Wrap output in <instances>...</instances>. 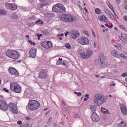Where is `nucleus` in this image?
Instances as JSON below:
<instances>
[{
    "instance_id": "dca6fc26",
    "label": "nucleus",
    "mask_w": 127,
    "mask_h": 127,
    "mask_svg": "<svg viewBox=\"0 0 127 127\" xmlns=\"http://www.w3.org/2000/svg\"><path fill=\"white\" fill-rule=\"evenodd\" d=\"M120 110L121 111V113L123 115H127V106L125 104H121Z\"/></svg>"
},
{
    "instance_id": "7c9ffc66",
    "label": "nucleus",
    "mask_w": 127,
    "mask_h": 127,
    "mask_svg": "<svg viewBox=\"0 0 127 127\" xmlns=\"http://www.w3.org/2000/svg\"><path fill=\"white\" fill-rule=\"evenodd\" d=\"M62 36H64V33L57 35V37H59L60 40H62V39H63V38H62Z\"/></svg>"
},
{
    "instance_id": "c9c22d12",
    "label": "nucleus",
    "mask_w": 127,
    "mask_h": 127,
    "mask_svg": "<svg viewBox=\"0 0 127 127\" xmlns=\"http://www.w3.org/2000/svg\"><path fill=\"white\" fill-rule=\"evenodd\" d=\"M29 43H30L31 45H34V46H35V43H33L32 41L31 40H28Z\"/></svg>"
},
{
    "instance_id": "4be33fe9",
    "label": "nucleus",
    "mask_w": 127,
    "mask_h": 127,
    "mask_svg": "<svg viewBox=\"0 0 127 127\" xmlns=\"http://www.w3.org/2000/svg\"><path fill=\"white\" fill-rule=\"evenodd\" d=\"M99 19H100V21H104V22H106V21H107V20H108V18L105 15H102L99 18Z\"/></svg>"
},
{
    "instance_id": "09e8293b",
    "label": "nucleus",
    "mask_w": 127,
    "mask_h": 127,
    "mask_svg": "<svg viewBox=\"0 0 127 127\" xmlns=\"http://www.w3.org/2000/svg\"><path fill=\"white\" fill-rule=\"evenodd\" d=\"M26 121H30V120H31V118L29 117H28L26 118Z\"/></svg>"
},
{
    "instance_id": "49530a36",
    "label": "nucleus",
    "mask_w": 127,
    "mask_h": 127,
    "mask_svg": "<svg viewBox=\"0 0 127 127\" xmlns=\"http://www.w3.org/2000/svg\"><path fill=\"white\" fill-rule=\"evenodd\" d=\"M77 96H78V97H81V96H82V93L78 92L77 93Z\"/></svg>"
},
{
    "instance_id": "5fc2aeb1",
    "label": "nucleus",
    "mask_w": 127,
    "mask_h": 127,
    "mask_svg": "<svg viewBox=\"0 0 127 127\" xmlns=\"http://www.w3.org/2000/svg\"><path fill=\"white\" fill-rule=\"evenodd\" d=\"M67 34H69V32L67 31L66 33L64 34V35L65 37H67Z\"/></svg>"
},
{
    "instance_id": "39448f33",
    "label": "nucleus",
    "mask_w": 127,
    "mask_h": 127,
    "mask_svg": "<svg viewBox=\"0 0 127 127\" xmlns=\"http://www.w3.org/2000/svg\"><path fill=\"white\" fill-rule=\"evenodd\" d=\"M28 108L30 111H36L40 108V103L35 100H31L28 104Z\"/></svg>"
},
{
    "instance_id": "69168bd1",
    "label": "nucleus",
    "mask_w": 127,
    "mask_h": 127,
    "mask_svg": "<svg viewBox=\"0 0 127 127\" xmlns=\"http://www.w3.org/2000/svg\"><path fill=\"white\" fill-rule=\"evenodd\" d=\"M115 30H118V28L117 27H115L114 28Z\"/></svg>"
},
{
    "instance_id": "bf43d9fd",
    "label": "nucleus",
    "mask_w": 127,
    "mask_h": 127,
    "mask_svg": "<svg viewBox=\"0 0 127 127\" xmlns=\"http://www.w3.org/2000/svg\"><path fill=\"white\" fill-rule=\"evenodd\" d=\"M84 10H85V12L88 13V9H87V8L84 7Z\"/></svg>"
},
{
    "instance_id": "423d86ee",
    "label": "nucleus",
    "mask_w": 127,
    "mask_h": 127,
    "mask_svg": "<svg viewBox=\"0 0 127 127\" xmlns=\"http://www.w3.org/2000/svg\"><path fill=\"white\" fill-rule=\"evenodd\" d=\"M10 89L12 92L20 94L21 93L22 87L18 83L13 82L10 84Z\"/></svg>"
},
{
    "instance_id": "a18cd8bd",
    "label": "nucleus",
    "mask_w": 127,
    "mask_h": 127,
    "mask_svg": "<svg viewBox=\"0 0 127 127\" xmlns=\"http://www.w3.org/2000/svg\"><path fill=\"white\" fill-rule=\"evenodd\" d=\"M112 84H110L111 87H112V86H113V87H115V86H116V83H114V81L112 82Z\"/></svg>"
},
{
    "instance_id": "f3484780",
    "label": "nucleus",
    "mask_w": 127,
    "mask_h": 127,
    "mask_svg": "<svg viewBox=\"0 0 127 127\" xmlns=\"http://www.w3.org/2000/svg\"><path fill=\"white\" fill-rule=\"evenodd\" d=\"M80 36V33L78 31H73L71 34V37L72 39H76Z\"/></svg>"
},
{
    "instance_id": "4468645a",
    "label": "nucleus",
    "mask_w": 127,
    "mask_h": 127,
    "mask_svg": "<svg viewBox=\"0 0 127 127\" xmlns=\"http://www.w3.org/2000/svg\"><path fill=\"white\" fill-rule=\"evenodd\" d=\"M37 49L36 48H31L29 51V56L31 58H35L36 57V52Z\"/></svg>"
},
{
    "instance_id": "052dcab7",
    "label": "nucleus",
    "mask_w": 127,
    "mask_h": 127,
    "mask_svg": "<svg viewBox=\"0 0 127 127\" xmlns=\"http://www.w3.org/2000/svg\"><path fill=\"white\" fill-rule=\"evenodd\" d=\"M61 65H63V66H66V64L65 63H62Z\"/></svg>"
},
{
    "instance_id": "f8f14e48",
    "label": "nucleus",
    "mask_w": 127,
    "mask_h": 127,
    "mask_svg": "<svg viewBox=\"0 0 127 127\" xmlns=\"http://www.w3.org/2000/svg\"><path fill=\"white\" fill-rule=\"evenodd\" d=\"M0 109L4 112L6 111V110L8 109V106L6 104V102L4 101V100H0Z\"/></svg>"
},
{
    "instance_id": "864d4df0",
    "label": "nucleus",
    "mask_w": 127,
    "mask_h": 127,
    "mask_svg": "<svg viewBox=\"0 0 127 127\" xmlns=\"http://www.w3.org/2000/svg\"><path fill=\"white\" fill-rule=\"evenodd\" d=\"M85 98H87V99H89V94H86L85 95Z\"/></svg>"
},
{
    "instance_id": "bb28decb",
    "label": "nucleus",
    "mask_w": 127,
    "mask_h": 127,
    "mask_svg": "<svg viewBox=\"0 0 127 127\" xmlns=\"http://www.w3.org/2000/svg\"><path fill=\"white\" fill-rule=\"evenodd\" d=\"M17 8V6L14 4H12V6L11 7L10 10H15Z\"/></svg>"
},
{
    "instance_id": "0e129e2a",
    "label": "nucleus",
    "mask_w": 127,
    "mask_h": 127,
    "mask_svg": "<svg viewBox=\"0 0 127 127\" xmlns=\"http://www.w3.org/2000/svg\"><path fill=\"white\" fill-rule=\"evenodd\" d=\"M84 101L86 102V101H88V98H84Z\"/></svg>"
},
{
    "instance_id": "a878e982",
    "label": "nucleus",
    "mask_w": 127,
    "mask_h": 127,
    "mask_svg": "<svg viewBox=\"0 0 127 127\" xmlns=\"http://www.w3.org/2000/svg\"><path fill=\"white\" fill-rule=\"evenodd\" d=\"M119 56H120V57H121L123 59H125V60H127V56H125V54H121Z\"/></svg>"
},
{
    "instance_id": "20e7f679",
    "label": "nucleus",
    "mask_w": 127,
    "mask_h": 127,
    "mask_svg": "<svg viewBox=\"0 0 127 127\" xmlns=\"http://www.w3.org/2000/svg\"><path fill=\"white\" fill-rule=\"evenodd\" d=\"M60 18L61 20L64 22H74L76 20V17L71 14H62Z\"/></svg>"
},
{
    "instance_id": "412c9836",
    "label": "nucleus",
    "mask_w": 127,
    "mask_h": 127,
    "mask_svg": "<svg viewBox=\"0 0 127 127\" xmlns=\"http://www.w3.org/2000/svg\"><path fill=\"white\" fill-rule=\"evenodd\" d=\"M41 2H43V4H41L40 7H43L44 5H46L48 4V2H47V0H39Z\"/></svg>"
},
{
    "instance_id": "473e14b6",
    "label": "nucleus",
    "mask_w": 127,
    "mask_h": 127,
    "mask_svg": "<svg viewBox=\"0 0 127 127\" xmlns=\"http://www.w3.org/2000/svg\"><path fill=\"white\" fill-rule=\"evenodd\" d=\"M65 47L66 48H67V49H71V48H72V47H71V45L68 43H66L65 44Z\"/></svg>"
},
{
    "instance_id": "4d7b16f0",
    "label": "nucleus",
    "mask_w": 127,
    "mask_h": 127,
    "mask_svg": "<svg viewBox=\"0 0 127 127\" xmlns=\"http://www.w3.org/2000/svg\"><path fill=\"white\" fill-rule=\"evenodd\" d=\"M57 65H60L62 64V63H60V62H57Z\"/></svg>"
},
{
    "instance_id": "393cba45",
    "label": "nucleus",
    "mask_w": 127,
    "mask_h": 127,
    "mask_svg": "<svg viewBox=\"0 0 127 127\" xmlns=\"http://www.w3.org/2000/svg\"><path fill=\"white\" fill-rule=\"evenodd\" d=\"M95 12L96 13V14H101L102 13V11L101 10V9L97 8L95 10Z\"/></svg>"
},
{
    "instance_id": "a19ab883",
    "label": "nucleus",
    "mask_w": 127,
    "mask_h": 127,
    "mask_svg": "<svg viewBox=\"0 0 127 127\" xmlns=\"http://www.w3.org/2000/svg\"><path fill=\"white\" fill-rule=\"evenodd\" d=\"M123 19L125 21H127V15L124 16L123 17Z\"/></svg>"
},
{
    "instance_id": "13d9d810",
    "label": "nucleus",
    "mask_w": 127,
    "mask_h": 127,
    "mask_svg": "<svg viewBox=\"0 0 127 127\" xmlns=\"http://www.w3.org/2000/svg\"><path fill=\"white\" fill-rule=\"evenodd\" d=\"M109 28H113V24L108 26Z\"/></svg>"
},
{
    "instance_id": "680f3d73",
    "label": "nucleus",
    "mask_w": 127,
    "mask_h": 127,
    "mask_svg": "<svg viewBox=\"0 0 127 127\" xmlns=\"http://www.w3.org/2000/svg\"><path fill=\"white\" fill-rule=\"evenodd\" d=\"M106 109H104L103 108H101V111L102 112H104V111H105Z\"/></svg>"
},
{
    "instance_id": "cd10ccee",
    "label": "nucleus",
    "mask_w": 127,
    "mask_h": 127,
    "mask_svg": "<svg viewBox=\"0 0 127 127\" xmlns=\"http://www.w3.org/2000/svg\"><path fill=\"white\" fill-rule=\"evenodd\" d=\"M90 110L92 111V112H96V106L94 105H91L90 106Z\"/></svg>"
},
{
    "instance_id": "338daca9",
    "label": "nucleus",
    "mask_w": 127,
    "mask_h": 127,
    "mask_svg": "<svg viewBox=\"0 0 127 127\" xmlns=\"http://www.w3.org/2000/svg\"><path fill=\"white\" fill-rule=\"evenodd\" d=\"M19 127H24V125H22L20 126Z\"/></svg>"
},
{
    "instance_id": "e433bc0d",
    "label": "nucleus",
    "mask_w": 127,
    "mask_h": 127,
    "mask_svg": "<svg viewBox=\"0 0 127 127\" xmlns=\"http://www.w3.org/2000/svg\"><path fill=\"white\" fill-rule=\"evenodd\" d=\"M24 127H32V126H29V124H24Z\"/></svg>"
},
{
    "instance_id": "72a5a7b5",
    "label": "nucleus",
    "mask_w": 127,
    "mask_h": 127,
    "mask_svg": "<svg viewBox=\"0 0 127 127\" xmlns=\"http://www.w3.org/2000/svg\"><path fill=\"white\" fill-rule=\"evenodd\" d=\"M36 23H39V24H43V21H41V20L39 19L38 21H36Z\"/></svg>"
},
{
    "instance_id": "3c124183",
    "label": "nucleus",
    "mask_w": 127,
    "mask_h": 127,
    "mask_svg": "<svg viewBox=\"0 0 127 127\" xmlns=\"http://www.w3.org/2000/svg\"><path fill=\"white\" fill-rule=\"evenodd\" d=\"M92 32L94 37H96V34H95V32H94V30H92Z\"/></svg>"
},
{
    "instance_id": "ea45409f",
    "label": "nucleus",
    "mask_w": 127,
    "mask_h": 127,
    "mask_svg": "<svg viewBox=\"0 0 127 127\" xmlns=\"http://www.w3.org/2000/svg\"><path fill=\"white\" fill-rule=\"evenodd\" d=\"M119 26L121 28H122V29H125L126 27H125V26L124 25H119Z\"/></svg>"
},
{
    "instance_id": "8fccbe9b",
    "label": "nucleus",
    "mask_w": 127,
    "mask_h": 127,
    "mask_svg": "<svg viewBox=\"0 0 127 127\" xmlns=\"http://www.w3.org/2000/svg\"><path fill=\"white\" fill-rule=\"evenodd\" d=\"M104 114H110V113H109V111L108 110H106L105 111H103Z\"/></svg>"
},
{
    "instance_id": "de8ad7c7",
    "label": "nucleus",
    "mask_w": 127,
    "mask_h": 127,
    "mask_svg": "<svg viewBox=\"0 0 127 127\" xmlns=\"http://www.w3.org/2000/svg\"><path fill=\"white\" fill-rule=\"evenodd\" d=\"M109 16L110 18H114V15L113 14H110Z\"/></svg>"
},
{
    "instance_id": "f257e3e1",
    "label": "nucleus",
    "mask_w": 127,
    "mask_h": 127,
    "mask_svg": "<svg viewBox=\"0 0 127 127\" xmlns=\"http://www.w3.org/2000/svg\"><path fill=\"white\" fill-rule=\"evenodd\" d=\"M6 56L13 59V60H18L20 58V53L15 50H8L5 53Z\"/></svg>"
},
{
    "instance_id": "f03ea898",
    "label": "nucleus",
    "mask_w": 127,
    "mask_h": 127,
    "mask_svg": "<svg viewBox=\"0 0 127 127\" xmlns=\"http://www.w3.org/2000/svg\"><path fill=\"white\" fill-rule=\"evenodd\" d=\"M106 101L107 98L102 94H97L94 97V102L97 106H102Z\"/></svg>"
},
{
    "instance_id": "a211bd4d",
    "label": "nucleus",
    "mask_w": 127,
    "mask_h": 127,
    "mask_svg": "<svg viewBox=\"0 0 127 127\" xmlns=\"http://www.w3.org/2000/svg\"><path fill=\"white\" fill-rule=\"evenodd\" d=\"M119 39L120 40L125 42V43H127V36H119Z\"/></svg>"
},
{
    "instance_id": "c756f323",
    "label": "nucleus",
    "mask_w": 127,
    "mask_h": 127,
    "mask_svg": "<svg viewBox=\"0 0 127 127\" xmlns=\"http://www.w3.org/2000/svg\"><path fill=\"white\" fill-rule=\"evenodd\" d=\"M109 7L111 9L112 11L114 13V14H116V12H115V9H114V6L112 5V4L109 5Z\"/></svg>"
},
{
    "instance_id": "9b49d317",
    "label": "nucleus",
    "mask_w": 127,
    "mask_h": 127,
    "mask_svg": "<svg viewBox=\"0 0 127 127\" xmlns=\"http://www.w3.org/2000/svg\"><path fill=\"white\" fill-rule=\"evenodd\" d=\"M9 107L10 112L14 114V115L17 114L18 111H17V107H16V105L14 103H9Z\"/></svg>"
},
{
    "instance_id": "c03bdc74",
    "label": "nucleus",
    "mask_w": 127,
    "mask_h": 127,
    "mask_svg": "<svg viewBox=\"0 0 127 127\" xmlns=\"http://www.w3.org/2000/svg\"><path fill=\"white\" fill-rule=\"evenodd\" d=\"M42 36H43V35H42V34H39V33H37V36L38 37H42Z\"/></svg>"
},
{
    "instance_id": "7ed1b4c3",
    "label": "nucleus",
    "mask_w": 127,
    "mask_h": 127,
    "mask_svg": "<svg viewBox=\"0 0 127 127\" xmlns=\"http://www.w3.org/2000/svg\"><path fill=\"white\" fill-rule=\"evenodd\" d=\"M95 64L96 65H99L100 64L102 68H106L108 66V62L105 59L104 54L100 53L99 59L95 61Z\"/></svg>"
},
{
    "instance_id": "79ce46f5",
    "label": "nucleus",
    "mask_w": 127,
    "mask_h": 127,
    "mask_svg": "<svg viewBox=\"0 0 127 127\" xmlns=\"http://www.w3.org/2000/svg\"><path fill=\"white\" fill-rule=\"evenodd\" d=\"M3 91H4V92H5L6 93H8V92H9V91L8 90V89H6V88H3Z\"/></svg>"
},
{
    "instance_id": "58836bf2",
    "label": "nucleus",
    "mask_w": 127,
    "mask_h": 127,
    "mask_svg": "<svg viewBox=\"0 0 127 127\" xmlns=\"http://www.w3.org/2000/svg\"><path fill=\"white\" fill-rule=\"evenodd\" d=\"M114 46L115 47H116L117 48H118V49H119V50H121V49H122V47L121 46H119L117 45H115Z\"/></svg>"
},
{
    "instance_id": "4c0bfd02",
    "label": "nucleus",
    "mask_w": 127,
    "mask_h": 127,
    "mask_svg": "<svg viewBox=\"0 0 127 127\" xmlns=\"http://www.w3.org/2000/svg\"><path fill=\"white\" fill-rule=\"evenodd\" d=\"M122 77H127V72H124L122 74Z\"/></svg>"
},
{
    "instance_id": "1a4fd4ad",
    "label": "nucleus",
    "mask_w": 127,
    "mask_h": 127,
    "mask_svg": "<svg viewBox=\"0 0 127 127\" xmlns=\"http://www.w3.org/2000/svg\"><path fill=\"white\" fill-rule=\"evenodd\" d=\"M77 42L81 45H88L90 43V41L87 37H81L77 39Z\"/></svg>"
},
{
    "instance_id": "774afa93",
    "label": "nucleus",
    "mask_w": 127,
    "mask_h": 127,
    "mask_svg": "<svg viewBox=\"0 0 127 127\" xmlns=\"http://www.w3.org/2000/svg\"><path fill=\"white\" fill-rule=\"evenodd\" d=\"M126 9H127V5L125 6Z\"/></svg>"
},
{
    "instance_id": "603ef678",
    "label": "nucleus",
    "mask_w": 127,
    "mask_h": 127,
    "mask_svg": "<svg viewBox=\"0 0 127 127\" xmlns=\"http://www.w3.org/2000/svg\"><path fill=\"white\" fill-rule=\"evenodd\" d=\"M106 3L108 6L109 5H111V3H110V2L109 1H107Z\"/></svg>"
},
{
    "instance_id": "2eb2a0df",
    "label": "nucleus",
    "mask_w": 127,
    "mask_h": 127,
    "mask_svg": "<svg viewBox=\"0 0 127 127\" xmlns=\"http://www.w3.org/2000/svg\"><path fill=\"white\" fill-rule=\"evenodd\" d=\"M91 118L93 123H97V122L100 121V117L98 116V114L95 112L92 113Z\"/></svg>"
},
{
    "instance_id": "f704fd0d",
    "label": "nucleus",
    "mask_w": 127,
    "mask_h": 127,
    "mask_svg": "<svg viewBox=\"0 0 127 127\" xmlns=\"http://www.w3.org/2000/svg\"><path fill=\"white\" fill-rule=\"evenodd\" d=\"M83 33L87 35V36H89V32L86 30H83Z\"/></svg>"
},
{
    "instance_id": "ddd939ff",
    "label": "nucleus",
    "mask_w": 127,
    "mask_h": 127,
    "mask_svg": "<svg viewBox=\"0 0 127 127\" xmlns=\"http://www.w3.org/2000/svg\"><path fill=\"white\" fill-rule=\"evenodd\" d=\"M8 72L9 74L11 75H14L15 77H18V75H19L18 71H17L16 69L14 68V67H9L8 68Z\"/></svg>"
},
{
    "instance_id": "9d476101",
    "label": "nucleus",
    "mask_w": 127,
    "mask_h": 127,
    "mask_svg": "<svg viewBox=\"0 0 127 127\" xmlns=\"http://www.w3.org/2000/svg\"><path fill=\"white\" fill-rule=\"evenodd\" d=\"M41 45L46 49H49V48L53 47V44L50 41H45L41 43Z\"/></svg>"
},
{
    "instance_id": "6e6552de",
    "label": "nucleus",
    "mask_w": 127,
    "mask_h": 127,
    "mask_svg": "<svg viewBox=\"0 0 127 127\" xmlns=\"http://www.w3.org/2000/svg\"><path fill=\"white\" fill-rule=\"evenodd\" d=\"M48 77V71L46 69H42L39 73V79L46 80Z\"/></svg>"
},
{
    "instance_id": "c85d7f7f",
    "label": "nucleus",
    "mask_w": 127,
    "mask_h": 127,
    "mask_svg": "<svg viewBox=\"0 0 127 127\" xmlns=\"http://www.w3.org/2000/svg\"><path fill=\"white\" fill-rule=\"evenodd\" d=\"M12 5V4L9 3H7L5 4V6L7 7V8H9V9H11Z\"/></svg>"
},
{
    "instance_id": "6ab92c4d",
    "label": "nucleus",
    "mask_w": 127,
    "mask_h": 127,
    "mask_svg": "<svg viewBox=\"0 0 127 127\" xmlns=\"http://www.w3.org/2000/svg\"><path fill=\"white\" fill-rule=\"evenodd\" d=\"M93 55V51H91V50H87L86 51V56L87 57V59L90 58Z\"/></svg>"
},
{
    "instance_id": "6e6d98bb",
    "label": "nucleus",
    "mask_w": 127,
    "mask_h": 127,
    "mask_svg": "<svg viewBox=\"0 0 127 127\" xmlns=\"http://www.w3.org/2000/svg\"><path fill=\"white\" fill-rule=\"evenodd\" d=\"M63 2L64 3H66L67 2V0H62Z\"/></svg>"
},
{
    "instance_id": "0eeeda50",
    "label": "nucleus",
    "mask_w": 127,
    "mask_h": 127,
    "mask_svg": "<svg viewBox=\"0 0 127 127\" xmlns=\"http://www.w3.org/2000/svg\"><path fill=\"white\" fill-rule=\"evenodd\" d=\"M52 9L53 11H55L56 12L63 13L66 11V8H65V6L59 3L56 4L54 5Z\"/></svg>"
},
{
    "instance_id": "37998d69",
    "label": "nucleus",
    "mask_w": 127,
    "mask_h": 127,
    "mask_svg": "<svg viewBox=\"0 0 127 127\" xmlns=\"http://www.w3.org/2000/svg\"><path fill=\"white\" fill-rule=\"evenodd\" d=\"M17 124L18 125H22V121H19L17 122Z\"/></svg>"
},
{
    "instance_id": "b1692460",
    "label": "nucleus",
    "mask_w": 127,
    "mask_h": 127,
    "mask_svg": "<svg viewBox=\"0 0 127 127\" xmlns=\"http://www.w3.org/2000/svg\"><path fill=\"white\" fill-rule=\"evenodd\" d=\"M111 54L112 56H114V57H117V58H119L120 57V56L117 53V52L116 51H113L111 52Z\"/></svg>"
},
{
    "instance_id": "e2e57ef3",
    "label": "nucleus",
    "mask_w": 127,
    "mask_h": 127,
    "mask_svg": "<svg viewBox=\"0 0 127 127\" xmlns=\"http://www.w3.org/2000/svg\"><path fill=\"white\" fill-rule=\"evenodd\" d=\"M75 118H80V117H79V115H77L75 116Z\"/></svg>"
},
{
    "instance_id": "2f4dec72",
    "label": "nucleus",
    "mask_w": 127,
    "mask_h": 127,
    "mask_svg": "<svg viewBox=\"0 0 127 127\" xmlns=\"http://www.w3.org/2000/svg\"><path fill=\"white\" fill-rule=\"evenodd\" d=\"M0 14L4 15L6 14V12L2 9L0 10Z\"/></svg>"
},
{
    "instance_id": "aec40b11",
    "label": "nucleus",
    "mask_w": 127,
    "mask_h": 127,
    "mask_svg": "<svg viewBox=\"0 0 127 127\" xmlns=\"http://www.w3.org/2000/svg\"><path fill=\"white\" fill-rule=\"evenodd\" d=\"M117 127H127V124L124 121H122L120 123L118 124Z\"/></svg>"
},
{
    "instance_id": "5701e85b",
    "label": "nucleus",
    "mask_w": 127,
    "mask_h": 127,
    "mask_svg": "<svg viewBox=\"0 0 127 127\" xmlns=\"http://www.w3.org/2000/svg\"><path fill=\"white\" fill-rule=\"evenodd\" d=\"M80 56H81L82 59H88L87 57V54L85 53H81L80 54Z\"/></svg>"
}]
</instances>
